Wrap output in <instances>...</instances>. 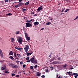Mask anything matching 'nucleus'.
Here are the masks:
<instances>
[{"mask_svg": "<svg viewBox=\"0 0 78 78\" xmlns=\"http://www.w3.org/2000/svg\"><path fill=\"white\" fill-rule=\"evenodd\" d=\"M9 55L10 56H12L13 55V52H12V51H11L9 53Z\"/></svg>", "mask_w": 78, "mask_h": 78, "instance_id": "obj_14", "label": "nucleus"}, {"mask_svg": "<svg viewBox=\"0 0 78 78\" xmlns=\"http://www.w3.org/2000/svg\"><path fill=\"white\" fill-rule=\"evenodd\" d=\"M37 65H35V66H34V68H37Z\"/></svg>", "mask_w": 78, "mask_h": 78, "instance_id": "obj_39", "label": "nucleus"}, {"mask_svg": "<svg viewBox=\"0 0 78 78\" xmlns=\"http://www.w3.org/2000/svg\"><path fill=\"white\" fill-rule=\"evenodd\" d=\"M22 73V72L21 71H20L18 72V73Z\"/></svg>", "mask_w": 78, "mask_h": 78, "instance_id": "obj_55", "label": "nucleus"}, {"mask_svg": "<svg viewBox=\"0 0 78 78\" xmlns=\"http://www.w3.org/2000/svg\"><path fill=\"white\" fill-rule=\"evenodd\" d=\"M4 60L1 61V62H4Z\"/></svg>", "mask_w": 78, "mask_h": 78, "instance_id": "obj_56", "label": "nucleus"}, {"mask_svg": "<svg viewBox=\"0 0 78 78\" xmlns=\"http://www.w3.org/2000/svg\"><path fill=\"white\" fill-rule=\"evenodd\" d=\"M22 11H23V12H24L26 11V9H24V8H23L22 9Z\"/></svg>", "mask_w": 78, "mask_h": 78, "instance_id": "obj_25", "label": "nucleus"}, {"mask_svg": "<svg viewBox=\"0 0 78 78\" xmlns=\"http://www.w3.org/2000/svg\"><path fill=\"white\" fill-rule=\"evenodd\" d=\"M58 62H52V64H58Z\"/></svg>", "mask_w": 78, "mask_h": 78, "instance_id": "obj_18", "label": "nucleus"}, {"mask_svg": "<svg viewBox=\"0 0 78 78\" xmlns=\"http://www.w3.org/2000/svg\"><path fill=\"white\" fill-rule=\"evenodd\" d=\"M45 76L44 75H43L41 76V78H45Z\"/></svg>", "mask_w": 78, "mask_h": 78, "instance_id": "obj_31", "label": "nucleus"}, {"mask_svg": "<svg viewBox=\"0 0 78 78\" xmlns=\"http://www.w3.org/2000/svg\"><path fill=\"white\" fill-rule=\"evenodd\" d=\"M32 53H33V52H31V53H27V56H30V55H32Z\"/></svg>", "mask_w": 78, "mask_h": 78, "instance_id": "obj_10", "label": "nucleus"}, {"mask_svg": "<svg viewBox=\"0 0 78 78\" xmlns=\"http://www.w3.org/2000/svg\"><path fill=\"white\" fill-rule=\"evenodd\" d=\"M54 59H55V58H52L50 59L49 61H50V62H51L52 61H54Z\"/></svg>", "mask_w": 78, "mask_h": 78, "instance_id": "obj_13", "label": "nucleus"}, {"mask_svg": "<svg viewBox=\"0 0 78 78\" xmlns=\"http://www.w3.org/2000/svg\"><path fill=\"white\" fill-rule=\"evenodd\" d=\"M10 39L11 40L12 42H13V41H14V38H10Z\"/></svg>", "mask_w": 78, "mask_h": 78, "instance_id": "obj_17", "label": "nucleus"}, {"mask_svg": "<svg viewBox=\"0 0 78 78\" xmlns=\"http://www.w3.org/2000/svg\"><path fill=\"white\" fill-rule=\"evenodd\" d=\"M4 73H9V72L8 71H5Z\"/></svg>", "mask_w": 78, "mask_h": 78, "instance_id": "obj_38", "label": "nucleus"}, {"mask_svg": "<svg viewBox=\"0 0 78 78\" xmlns=\"http://www.w3.org/2000/svg\"><path fill=\"white\" fill-rule=\"evenodd\" d=\"M17 40L20 44H22V37H19Z\"/></svg>", "mask_w": 78, "mask_h": 78, "instance_id": "obj_4", "label": "nucleus"}, {"mask_svg": "<svg viewBox=\"0 0 78 78\" xmlns=\"http://www.w3.org/2000/svg\"><path fill=\"white\" fill-rule=\"evenodd\" d=\"M30 69H33V67L32 66H31L30 67Z\"/></svg>", "mask_w": 78, "mask_h": 78, "instance_id": "obj_34", "label": "nucleus"}, {"mask_svg": "<svg viewBox=\"0 0 78 78\" xmlns=\"http://www.w3.org/2000/svg\"><path fill=\"white\" fill-rule=\"evenodd\" d=\"M15 59H19V57H15Z\"/></svg>", "mask_w": 78, "mask_h": 78, "instance_id": "obj_37", "label": "nucleus"}, {"mask_svg": "<svg viewBox=\"0 0 78 78\" xmlns=\"http://www.w3.org/2000/svg\"><path fill=\"white\" fill-rule=\"evenodd\" d=\"M51 24V23L50 22H47L46 23V25H50Z\"/></svg>", "mask_w": 78, "mask_h": 78, "instance_id": "obj_20", "label": "nucleus"}, {"mask_svg": "<svg viewBox=\"0 0 78 78\" xmlns=\"http://www.w3.org/2000/svg\"><path fill=\"white\" fill-rule=\"evenodd\" d=\"M19 31H18L17 32H16V34H19Z\"/></svg>", "mask_w": 78, "mask_h": 78, "instance_id": "obj_26", "label": "nucleus"}, {"mask_svg": "<svg viewBox=\"0 0 78 78\" xmlns=\"http://www.w3.org/2000/svg\"><path fill=\"white\" fill-rule=\"evenodd\" d=\"M72 75H76V73H74L72 74Z\"/></svg>", "mask_w": 78, "mask_h": 78, "instance_id": "obj_42", "label": "nucleus"}, {"mask_svg": "<svg viewBox=\"0 0 78 78\" xmlns=\"http://www.w3.org/2000/svg\"><path fill=\"white\" fill-rule=\"evenodd\" d=\"M63 67H66L67 66V64H65V65H63Z\"/></svg>", "mask_w": 78, "mask_h": 78, "instance_id": "obj_32", "label": "nucleus"}, {"mask_svg": "<svg viewBox=\"0 0 78 78\" xmlns=\"http://www.w3.org/2000/svg\"><path fill=\"white\" fill-rule=\"evenodd\" d=\"M25 67H26V64H24L23 65V68H25Z\"/></svg>", "mask_w": 78, "mask_h": 78, "instance_id": "obj_36", "label": "nucleus"}, {"mask_svg": "<svg viewBox=\"0 0 78 78\" xmlns=\"http://www.w3.org/2000/svg\"><path fill=\"white\" fill-rule=\"evenodd\" d=\"M19 6H22L23 5H24V4L22 2H20L19 4Z\"/></svg>", "mask_w": 78, "mask_h": 78, "instance_id": "obj_11", "label": "nucleus"}, {"mask_svg": "<svg viewBox=\"0 0 78 78\" xmlns=\"http://www.w3.org/2000/svg\"><path fill=\"white\" fill-rule=\"evenodd\" d=\"M0 55L2 58L3 57V54L2 51V50H0Z\"/></svg>", "mask_w": 78, "mask_h": 78, "instance_id": "obj_7", "label": "nucleus"}, {"mask_svg": "<svg viewBox=\"0 0 78 78\" xmlns=\"http://www.w3.org/2000/svg\"><path fill=\"white\" fill-rule=\"evenodd\" d=\"M20 62V61H18V62Z\"/></svg>", "mask_w": 78, "mask_h": 78, "instance_id": "obj_60", "label": "nucleus"}, {"mask_svg": "<svg viewBox=\"0 0 78 78\" xmlns=\"http://www.w3.org/2000/svg\"><path fill=\"white\" fill-rule=\"evenodd\" d=\"M60 59H61V58L60 57H58V60H60Z\"/></svg>", "mask_w": 78, "mask_h": 78, "instance_id": "obj_50", "label": "nucleus"}, {"mask_svg": "<svg viewBox=\"0 0 78 78\" xmlns=\"http://www.w3.org/2000/svg\"><path fill=\"white\" fill-rule=\"evenodd\" d=\"M15 48L16 50H20V51H21V50H22V48H18V47H15Z\"/></svg>", "mask_w": 78, "mask_h": 78, "instance_id": "obj_8", "label": "nucleus"}, {"mask_svg": "<svg viewBox=\"0 0 78 78\" xmlns=\"http://www.w3.org/2000/svg\"><path fill=\"white\" fill-rule=\"evenodd\" d=\"M14 56L15 57V58H17V54L16 53H15L14 54Z\"/></svg>", "mask_w": 78, "mask_h": 78, "instance_id": "obj_33", "label": "nucleus"}, {"mask_svg": "<svg viewBox=\"0 0 78 78\" xmlns=\"http://www.w3.org/2000/svg\"><path fill=\"white\" fill-rule=\"evenodd\" d=\"M30 61L32 63L36 64L37 63V60L36 59H34V57H32L30 58Z\"/></svg>", "mask_w": 78, "mask_h": 78, "instance_id": "obj_1", "label": "nucleus"}, {"mask_svg": "<svg viewBox=\"0 0 78 78\" xmlns=\"http://www.w3.org/2000/svg\"><path fill=\"white\" fill-rule=\"evenodd\" d=\"M5 69V68L4 67H2L1 68V69L2 70H4V69Z\"/></svg>", "mask_w": 78, "mask_h": 78, "instance_id": "obj_24", "label": "nucleus"}, {"mask_svg": "<svg viewBox=\"0 0 78 78\" xmlns=\"http://www.w3.org/2000/svg\"><path fill=\"white\" fill-rule=\"evenodd\" d=\"M74 77L75 78H77V76H75Z\"/></svg>", "mask_w": 78, "mask_h": 78, "instance_id": "obj_57", "label": "nucleus"}, {"mask_svg": "<svg viewBox=\"0 0 78 78\" xmlns=\"http://www.w3.org/2000/svg\"><path fill=\"white\" fill-rule=\"evenodd\" d=\"M12 76H15V74L14 73H12L11 74Z\"/></svg>", "mask_w": 78, "mask_h": 78, "instance_id": "obj_35", "label": "nucleus"}, {"mask_svg": "<svg viewBox=\"0 0 78 78\" xmlns=\"http://www.w3.org/2000/svg\"><path fill=\"white\" fill-rule=\"evenodd\" d=\"M3 67H4L5 68H6V65H4Z\"/></svg>", "mask_w": 78, "mask_h": 78, "instance_id": "obj_40", "label": "nucleus"}, {"mask_svg": "<svg viewBox=\"0 0 78 78\" xmlns=\"http://www.w3.org/2000/svg\"><path fill=\"white\" fill-rule=\"evenodd\" d=\"M52 54V53H51L49 55V57H51V54Z\"/></svg>", "mask_w": 78, "mask_h": 78, "instance_id": "obj_44", "label": "nucleus"}, {"mask_svg": "<svg viewBox=\"0 0 78 78\" xmlns=\"http://www.w3.org/2000/svg\"><path fill=\"white\" fill-rule=\"evenodd\" d=\"M70 70H72L73 69V67H71V68L70 69Z\"/></svg>", "mask_w": 78, "mask_h": 78, "instance_id": "obj_53", "label": "nucleus"}, {"mask_svg": "<svg viewBox=\"0 0 78 78\" xmlns=\"http://www.w3.org/2000/svg\"><path fill=\"white\" fill-rule=\"evenodd\" d=\"M20 64H23V62H20Z\"/></svg>", "mask_w": 78, "mask_h": 78, "instance_id": "obj_52", "label": "nucleus"}, {"mask_svg": "<svg viewBox=\"0 0 78 78\" xmlns=\"http://www.w3.org/2000/svg\"><path fill=\"white\" fill-rule=\"evenodd\" d=\"M29 46L28 45H26V46L24 48V50L26 53H27L28 52V50L29 49Z\"/></svg>", "mask_w": 78, "mask_h": 78, "instance_id": "obj_2", "label": "nucleus"}, {"mask_svg": "<svg viewBox=\"0 0 78 78\" xmlns=\"http://www.w3.org/2000/svg\"><path fill=\"white\" fill-rule=\"evenodd\" d=\"M67 73H68V74H70V73H72V72L70 71L67 72Z\"/></svg>", "mask_w": 78, "mask_h": 78, "instance_id": "obj_29", "label": "nucleus"}, {"mask_svg": "<svg viewBox=\"0 0 78 78\" xmlns=\"http://www.w3.org/2000/svg\"><path fill=\"white\" fill-rule=\"evenodd\" d=\"M36 16H37V14H35L34 16H34L36 17Z\"/></svg>", "mask_w": 78, "mask_h": 78, "instance_id": "obj_48", "label": "nucleus"}, {"mask_svg": "<svg viewBox=\"0 0 78 78\" xmlns=\"http://www.w3.org/2000/svg\"><path fill=\"white\" fill-rule=\"evenodd\" d=\"M76 76H78V73H76Z\"/></svg>", "mask_w": 78, "mask_h": 78, "instance_id": "obj_63", "label": "nucleus"}, {"mask_svg": "<svg viewBox=\"0 0 78 78\" xmlns=\"http://www.w3.org/2000/svg\"><path fill=\"white\" fill-rule=\"evenodd\" d=\"M42 9V6H41L38 7V9H37L38 11L37 12H39V11H41V10Z\"/></svg>", "mask_w": 78, "mask_h": 78, "instance_id": "obj_6", "label": "nucleus"}, {"mask_svg": "<svg viewBox=\"0 0 78 78\" xmlns=\"http://www.w3.org/2000/svg\"><path fill=\"white\" fill-rule=\"evenodd\" d=\"M26 38L27 39V41H30V37H26Z\"/></svg>", "mask_w": 78, "mask_h": 78, "instance_id": "obj_15", "label": "nucleus"}, {"mask_svg": "<svg viewBox=\"0 0 78 78\" xmlns=\"http://www.w3.org/2000/svg\"><path fill=\"white\" fill-rule=\"evenodd\" d=\"M16 77H19V75H16Z\"/></svg>", "mask_w": 78, "mask_h": 78, "instance_id": "obj_46", "label": "nucleus"}, {"mask_svg": "<svg viewBox=\"0 0 78 78\" xmlns=\"http://www.w3.org/2000/svg\"><path fill=\"white\" fill-rule=\"evenodd\" d=\"M54 67H53L52 66H51V67H50V69H54Z\"/></svg>", "mask_w": 78, "mask_h": 78, "instance_id": "obj_47", "label": "nucleus"}, {"mask_svg": "<svg viewBox=\"0 0 78 78\" xmlns=\"http://www.w3.org/2000/svg\"><path fill=\"white\" fill-rule=\"evenodd\" d=\"M19 4L15 6V7L16 8H17L18 7H19Z\"/></svg>", "mask_w": 78, "mask_h": 78, "instance_id": "obj_21", "label": "nucleus"}, {"mask_svg": "<svg viewBox=\"0 0 78 78\" xmlns=\"http://www.w3.org/2000/svg\"><path fill=\"white\" fill-rule=\"evenodd\" d=\"M34 13H35L34 12H32L31 14H34Z\"/></svg>", "mask_w": 78, "mask_h": 78, "instance_id": "obj_49", "label": "nucleus"}, {"mask_svg": "<svg viewBox=\"0 0 78 78\" xmlns=\"http://www.w3.org/2000/svg\"><path fill=\"white\" fill-rule=\"evenodd\" d=\"M29 3H30V1H28V2H27L26 3H25V5H28Z\"/></svg>", "mask_w": 78, "mask_h": 78, "instance_id": "obj_22", "label": "nucleus"}, {"mask_svg": "<svg viewBox=\"0 0 78 78\" xmlns=\"http://www.w3.org/2000/svg\"><path fill=\"white\" fill-rule=\"evenodd\" d=\"M11 66L12 67V68H13L14 69H17L18 68V66L16 65L11 63Z\"/></svg>", "mask_w": 78, "mask_h": 78, "instance_id": "obj_3", "label": "nucleus"}, {"mask_svg": "<svg viewBox=\"0 0 78 78\" xmlns=\"http://www.w3.org/2000/svg\"><path fill=\"white\" fill-rule=\"evenodd\" d=\"M34 25H39V22L37 21L35 22L34 23Z\"/></svg>", "mask_w": 78, "mask_h": 78, "instance_id": "obj_12", "label": "nucleus"}, {"mask_svg": "<svg viewBox=\"0 0 78 78\" xmlns=\"http://www.w3.org/2000/svg\"><path fill=\"white\" fill-rule=\"evenodd\" d=\"M17 56L18 57H21V56L20 55V54H17Z\"/></svg>", "mask_w": 78, "mask_h": 78, "instance_id": "obj_30", "label": "nucleus"}, {"mask_svg": "<svg viewBox=\"0 0 78 78\" xmlns=\"http://www.w3.org/2000/svg\"><path fill=\"white\" fill-rule=\"evenodd\" d=\"M9 15H11V16H12V14L11 13H8L6 15V16H8Z\"/></svg>", "mask_w": 78, "mask_h": 78, "instance_id": "obj_28", "label": "nucleus"}, {"mask_svg": "<svg viewBox=\"0 0 78 78\" xmlns=\"http://www.w3.org/2000/svg\"><path fill=\"white\" fill-rule=\"evenodd\" d=\"M32 21V20H30V21H29V22H31Z\"/></svg>", "mask_w": 78, "mask_h": 78, "instance_id": "obj_61", "label": "nucleus"}, {"mask_svg": "<svg viewBox=\"0 0 78 78\" xmlns=\"http://www.w3.org/2000/svg\"><path fill=\"white\" fill-rule=\"evenodd\" d=\"M48 69H47L46 70V72H48Z\"/></svg>", "mask_w": 78, "mask_h": 78, "instance_id": "obj_54", "label": "nucleus"}, {"mask_svg": "<svg viewBox=\"0 0 78 78\" xmlns=\"http://www.w3.org/2000/svg\"><path fill=\"white\" fill-rule=\"evenodd\" d=\"M26 26L27 27H30L31 26V24H30V22L27 23L26 24Z\"/></svg>", "mask_w": 78, "mask_h": 78, "instance_id": "obj_5", "label": "nucleus"}, {"mask_svg": "<svg viewBox=\"0 0 78 78\" xmlns=\"http://www.w3.org/2000/svg\"><path fill=\"white\" fill-rule=\"evenodd\" d=\"M44 28H42L41 29V30H44Z\"/></svg>", "mask_w": 78, "mask_h": 78, "instance_id": "obj_58", "label": "nucleus"}, {"mask_svg": "<svg viewBox=\"0 0 78 78\" xmlns=\"http://www.w3.org/2000/svg\"><path fill=\"white\" fill-rule=\"evenodd\" d=\"M69 9H66L65 11V12H67L68 11H69Z\"/></svg>", "mask_w": 78, "mask_h": 78, "instance_id": "obj_23", "label": "nucleus"}, {"mask_svg": "<svg viewBox=\"0 0 78 78\" xmlns=\"http://www.w3.org/2000/svg\"><path fill=\"white\" fill-rule=\"evenodd\" d=\"M26 62H30V60H27L26 61Z\"/></svg>", "mask_w": 78, "mask_h": 78, "instance_id": "obj_41", "label": "nucleus"}, {"mask_svg": "<svg viewBox=\"0 0 78 78\" xmlns=\"http://www.w3.org/2000/svg\"><path fill=\"white\" fill-rule=\"evenodd\" d=\"M65 8H64V9H63L61 11V12H63L64 10H65Z\"/></svg>", "mask_w": 78, "mask_h": 78, "instance_id": "obj_43", "label": "nucleus"}, {"mask_svg": "<svg viewBox=\"0 0 78 78\" xmlns=\"http://www.w3.org/2000/svg\"><path fill=\"white\" fill-rule=\"evenodd\" d=\"M9 58L11 59L12 60H14V57L12 56H11L9 57Z\"/></svg>", "mask_w": 78, "mask_h": 78, "instance_id": "obj_19", "label": "nucleus"}, {"mask_svg": "<svg viewBox=\"0 0 78 78\" xmlns=\"http://www.w3.org/2000/svg\"><path fill=\"white\" fill-rule=\"evenodd\" d=\"M22 0H19V1L20 2H22Z\"/></svg>", "mask_w": 78, "mask_h": 78, "instance_id": "obj_59", "label": "nucleus"}, {"mask_svg": "<svg viewBox=\"0 0 78 78\" xmlns=\"http://www.w3.org/2000/svg\"><path fill=\"white\" fill-rule=\"evenodd\" d=\"M62 14H64V13H61V15H62Z\"/></svg>", "mask_w": 78, "mask_h": 78, "instance_id": "obj_64", "label": "nucleus"}, {"mask_svg": "<svg viewBox=\"0 0 78 78\" xmlns=\"http://www.w3.org/2000/svg\"><path fill=\"white\" fill-rule=\"evenodd\" d=\"M26 22H30V21L27 20L26 21Z\"/></svg>", "mask_w": 78, "mask_h": 78, "instance_id": "obj_51", "label": "nucleus"}, {"mask_svg": "<svg viewBox=\"0 0 78 78\" xmlns=\"http://www.w3.org/2000/svg\"><path fill=\"white\" fill-rule=\"evenodd\" d=\"M37 75L38 76H41V74L40 72H37V73H36Z\"/></svg>", "mask_w": 78, "mask_h": 78, "instance_id": "obj_9", "label": "nucleus"}, {"mask_svg": "<svg viewBox=\"0 0 78 78\" xmlns=\"http://www.w3.org/2000/svg\"><path fill=\"white\" fill-rule=\"evenodd\" d=\"M30 59V57H27L26 58V60H29V59Z\"/></svg>", "mask_w": 78, "mask_h": 78, "instance_id": "obj_27", "label": "nucleus"}, {"mask_svg": "<svg viewBox=\"0 0 78 78\" xmlns=\"http://www.w3.org/2000/svg\"><path fill=\"white\" fill-rule=\"evenodd\" d=\"M8 0H5V2H8Z\"/></svg>", "mask_w": 78, "mask_h": 78, "instance_id": "obj_45", "label": "nucleus"}, {"mask_svg": "<svg viewBox=\"0 0 78 78\" xmlns=\"http://www.w3.org/2000/svg\"><path fill=\"white\" fill-rule=\"evenodd\" d=\"M25 37H28V34L27 33H25L24 34Z\"/></svg>", "mask_w": 78, "mask_h": 78, "instance_id": "obj_16", "label": "nucleus"}, {"mask_svg": "<svg viewBox=\"0 0 78 78\" xmlns=\"http://www.w3.org/2000/svg\"><path fill=\"white\" fill-rule=\"evenodd\" d=\"M2 75H5V74H3V73H2Z\"/></svg>", "mask_w": 78, "mask_h": 78, "instance_id": "obj_62", "label": "nucleus"}]
</instances>
